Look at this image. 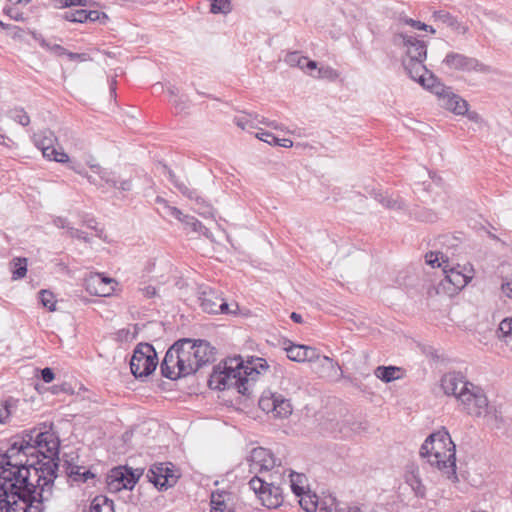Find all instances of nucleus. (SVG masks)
I'll list each match as a JSON object with an SVG mask.
<instances>
[{"label": "nucleus", "instance_id": "obj_4", "mask_svg": "<svg viewBox=\"0 0 512 512\" xmlns=\"http://www.w3.org/2000/svg\"><path fill=\"white\" fill-rule=\"evenodd\" d=\"M464 392L460 393L459 407L465 414L480 418L487 416L489 412V401L484 390L473 383L464 384Z\"/></svg>", "mask_w": 512, "mask_h": 512}, {"label": "nucleus", "instance_id": "obj_64", "mask_svg": "<svg viewBox=\"0 0 512 512\" xmlns=\"http://www.w3.org/2000/svg\"><path fill=\"white\" fill-rule=\"evenodd\" d=\"M303 62H305V66L306 68L305 69H308V70H317V62L314 61V60H310L308 59L307 57H305L304 59H302Z\"/></svg>", "mask_w": 512, "mask_h": 512}, {"label": "nucleus", "instance_id": "obj_35", "mask_svg": "<svg viewBox=\"0 0 512 512\" xmlns=\"http://www.w3.org/2000/svg\"><path fill=\"white\" fill-rule=\"evenodd\" d=\"M316 512H339L336 498L332 495L319 498Z\"/></svg>", "mask_w": 512, "mask_h": 512}, {"label": "nucleus", "instance_id": "obj_48", "mask_svg": "<svg viewBox=\"0 0 512 512\" xmlns=\"http://www.w3.org/2000/svg\"><path fill=\"white\" fill-rule=\"evenodd\" d=\"M219 306L218 314L236 315L239 310V305L236 302L227 303L224 298Z\"/></svg>", "mask_w": 512, "mask_h": 512}, {"label": "nucleus", "instance_id": "obj_43", "mask_svg": "<svg viewBox=\"0 0 512 512\" xmlns=\"http://www.w3.org/2000/svg\"><path fill=\"white\" fill-rule=\"evenodd\" d=\"M498 337L507 341L512 339V317L501 321L498 329Z\"/></svg>", "mask_w": 512, "mask_h": 512}, {"label": "nucleus", "instance_id": "obj_30", "mask_svg": "<svg viewBox=\"0 0 512 512\" xmlns=\"http://www.w3.org/2000/svg\"><path fill=\"white\" fill-rule=\"evenodd\" d=\"M31 0H7L4 13L14 20H23V13L19 11L18 6H26Z\"/></svg>", "mask_w": 512, "mask_h": 512}, {"label": "nucleus", "instance_id": "obj_10", "mask_svg": "<svg viewBox=\"0 0 512 512\" xmlns=\"http://www.w3.org/2000/svg\"><path fill=\"white\" fill-rule=\"evenodd\" d=\"M456 449L450 434L445 428H442L430 434L420 448V456L428 458L439 452L449 451Z\"/></svg>", "mask_w": 512, "mask_h": 512}, {"label": "nucleus", "instance_id": "obj_42", "mask_svg": "<svg viewBox=\"0 0 512 512\" xmlns=\"http://www.w3.org/2000/svg\"><path fill=\"white\" fill-rule=\"evenodd\" d=\"M210 11L214 14H227L231 11L230 0H212V3L210 5Z\"/></svg>", "mask_w": 512, "mask_h": 512}, {"label": "nucleus", "instance_id": "obj_2", "mask_svg": "<svg viewBox=\"0 0 512 512\" xmlns=\"http://www.w3.org/2000/svg\"><path fill=\"white\" fill-rule=\"evenodd\" d=\"M268 369L265 359L251 357L246 365L241 358H230L214 369L209 377L208 384L212 389H235L239 394L249 397L252 394L255 377Z\"/></svg>", "mask_w": 512, "mask_h": 512}, {"label": "nucleus", "instance_id": "obj_51", "mask_svg": "<svg viewBox=\"0 0 512 512\" xmlns=\"http://www.w3.org/2000/svg\"><path fill=\"white\" fill-rule=\"evenodd\" d=\"M501 291L509 299L512 300V274L501 276Z\"/></svg>", "mask_w": 512, "mask_h": 512}, {"label": "nucleus", "instance_id": "obj_31", "mask_svg": "<svg viewBox=\"0 0 512 512\" xmlns=\"http://www.w3.org/2000/svg\"><path fill=\"white\" fill-rule=\"evenodd\" d=\"M399 371L400 368L395 366H378L375 369L374 374L378 379L385 383H389L399 378V376H396V373Z\"/></svg>", "mask_w": 512, "mask_h": 512}, {"label": "nucleus", "instance_id": "obj_44", "mask_svg": "<svg viewBox=\"0 0 512 512\" xmlns=\"http://www.w3.org/2000/svg\"><path fill=\"white\" fill-rule=\"evenodd\" d=\"M88 10L79 9L66 12L64 18L70 22L84 23L87 22Z\"/></svg>", "mask_w": 512, "mask_h": 512}, {"label": "nucleus", "instance_id": "obj_14", "mask_svg": "<svg viewBox=\"0 0 512 512\" xmlns=\"http://www.w3.org/2000/svg\"><path fill=\"white\" fill-rule=\"evenodd\" d=\"M162 168L165 172H167L170 181L174 183L178 190L190 200L195 201L193 208L199 215H202L204 217L213 216L212 207L202 197L198 195L196 190L189 188L186 184L182 182H179L176 179L174 172L170 170L166 165H162Z\"/></svg>", "mask_w": 512, "mask_h": 512}, {"label": "nucleus", "instance_id": "obj_57", "mask_svg": "<svg viewBox=\"0 0 512 512\" xmlns=\"http://www.w3.org/2000/svg\"><path fill=\"white\" fill-rule=\"evenodd\" d=\"M304 58L305 56L300 55L298 52H292L286 56L285 61L291 66H296V64Z\"/></svg>", "mask_w": 512, "mask_h": 512}, {"label": "nucleus", "instance_id": "obj_56", "mask_svg": "<svg viewBox=\"0 0 512 512\" xmlns=\"http://www.w3.org/2000/svg\"><path fill=\"white\" fill-rule=\"evenodd\" d=\"M68 233L73 238H77V239L83 240L85 242H89V238H88L87 234L84 231H81L79 229H75L73 227H69L68 228Z\"/></svg>", "mask_w": 512, "mask_h": 512}, {"label": "nucleus", "instance_id": "obj_24", "mask_svg": "<svg viewBox=\"0 0 512 512\" xmlns=\"http://www.w3.org/2000/svg\"><path fill=\"white\" fill-rule=\"evenodd\" d=\"M66 465V474L68 477L72 478L74 481H79L82 483L87 482L89 479L94 478V474L89 470H84V467L71 463L68 460H65Z\"/></svg>", "mask_w": 512, "mask_h": 512}, {"label": "nucleus", "instance_id": "obj_45", "mask_svg": "<svg viewBox=\"0 0 512 512\" xmlns=\"http://www.w3.org/2000/svg\"><path fill=\"white\" fill-rule=\"evenodd\" d=\"M425 259L432 267H443L448 262V259H443V254L440 252H429L426 254Z\"/></svg>", "mask_w": 512, "mask_h": 512}, {"label": "nucleus", "instance_id": "obj_5", "mask_svg": "<svg viewBox=\"0 0 512 512\" xmlns=\"http://www.w3.org/2000/svg\"><path fill=\"white\" fill-rule=\"evenodd\" d=\"M249 486L265 507L275 509L283 503L282 490L275 485L272 475L254 476L249 481Z\"/></svg>", "mask_w": 512, "mask_h": 512}, {"label": "nucleus", "instance_id": "obj_58", "mask_svg": "<svg viewBox=\"0 0 512 512\" xmlns=\"http://www.w3.org/2000/svg\"><path fill=\"white\" fill-rule=\"evenodd\" d=\"M41 45L49 48L50 50H52L54 53H56L59 56L66 55V53L68 52L65 48H63L60 45L55 44L53 46H50L49 44H47L45 42V40L41 41Z\"/></svg>", "mask_w": 512, "mask_h": 512}, {"label": "nucleus", "instance_id": "obj_33", "mask_svg": "<svg viewBox=\"0 0 512 512\" xmlns=\"http://www.w3.org/2000/svg\"><path fill=\"white\" fill-rule=\"evenodd\" d=\"M299 497V504L306 512H316L319 499L316 494L310 493V491H308L304 492Z\"/></svg>", "mask_w": 512, "mask_h": 512}, {"label": "nucleus", "instance_id": "obj_15", "mask_svg": "<svg viewBox=\"0 0 512 512\" xmlns=\"http://www.w3.org/2000/svg\"><path fill=\"white\" fill-rule=\"evenodd\" d=\"M395 44L405 50V56L402 59L426 60L427 45L424 41L412 35L399 33L395 36Z\"/></svg>", "mask_w": 512, "mask_h": 512}, {"label": "nucleus", "instance_id": "obj_38", "mask_svg": "<svg viewBox=\"0 0 512 512\" xmlns=\"http://www.w3.org/2000/svg\"><path fill=\"white\" fill-rule=\"evenodd\" d=\"M156 202L160 205V209H162V213L165 216L174 217L179 221L182 220L184 214L182 213L181 210H179L176 207L170 206L168 202L161 197H157Z\"/></svg>", "mask_w": 512, "mask_h": 512}, {"label": "nucleus", "instance_id": "obj_7", "mask_svg": "<svg viewBox=\"0 0 512 512\" xmlns=\"http://www.w3.org/2000/svg\"><path fill=\"white\" fill-rule=\"evenodd\" d=\"M424 61L425 60L402 59V65L412 80L418 82L421 86L434 94H441V92L445 91L444 84L426 68Z\"/></svg>", "mask_w": 512, "mask_h": 512}, {"label": "nucleus", "instance_id": "obj_63", "mask_svg": "<svg viewBox=\"0 0 512 512\" xmlns=\"http://www.w3.org/2000/svg\"><path fill=\"white\" fill-rule=\"evenodd\" d=\"M470 121L479 123L482 121L481 116L476 111H468L465 113Z\"/></svg>", "mask_w": 512, "mask_h": 512}, {"label": "nucleus", "instance_id": "obj_20", "mask_svg": "<svg viewBox=\"0 0 512 512\" xmlns=\"http://www.w3.org/2000/svg\"><path fill=\"white\" fill-rule=\"evenodd\" d=\"M444 90L441 94H436L442 100V105L455 114L464 115L468 110V103L445 85Z\"/></svg>", "mask_w": 512, "mask_h": 512}, {"label": "nucleus", "instance_id": "obj_49", "mask_svg": "<svg viewBox=\"0 0 512 512\" xmlns=\"http://www.w3.org/2000/svg\"><path fill=\"white\" fill-rule=\"evenodd\" d=\"M88 290L90 291V293L95 294L97 296L106 297L111 295V293L114 291V286L108 284H101L92 286L91 289Z\"/></svg>", "mask_w": 512, "mask_h": 512}, {"label": "nucleus", "instance_id": "obj_61", "mask_svg": "<svg viewBox=\"0 0 512 512\" xmlns=\"http://www.w3.org/2000/svg\"><path fill=\"white\" fill-rule=\"evenodd\" d=\"M140 291L146 298H152V297L156 296V294H157L156 288L154 286H150V285L140 289Z\"/></svg>", "mask_w": 512, "mask_h": 512}, {"label": "nucleus", "instance_id": "obj_12", "mask_svg": "<svg viewBox=\"0 0 512 512\" xmlns=\"http://www.w3.org/2000/svg\"><path fill=\"white\" fill-rule=\"evenodd\" d=\"M443 274L444 278L437 286V293L444 292L453 295L464 288L470 280V277L461 271L455 268L448 269V263L443 266Z\"/></svg>", "mask_w": 512, "mask_h": 512}, {"label": "nucleus", "instance_id": "obj_23", "mask_svg": "<svg viewBox=\"0 0 512 512\" xmlns=\"http://www.w3.org/2000/svg\"><path fill=\"white\" fill-rule=\"evenodd\" d=\"M405 481L412 488L416 496L421 498L425 496L426 489L421 481L418 467L413 464L407 466Z\"/></svg>", "mask_w": 512, "mask_h": 512}, {"label": "nucleus", "instance_id": "obj_6", "mask_svg": "<svg viewBox=\"0 0 512 512\" xmlns=\"http://www.w3.org/2000/svg\"><path fill=\"white\" fill-rule=\"evenodd\" d=\"M157 364V354L151 344L140 343L136 346L130 361L131 372L136 378L149 376L155 371Z\"/></svg>", "mask_w": 512, "mask_h": 512}, {"label": "nucleus", "instance_id": "obj_17", "mask_svg": "<svg viewBox=\"0 0 512 512\" xmlns=\"http://www.w3.org/2000/svg\"><path fill=\"white\" fill-rule=\"evenodd\" d=\"M197 294L200 307L204 312L209 314H218L222 297L217 290L209 286H200Z\"/></svg>", "mask_w": 512, "mask_h": 512}, {"label": "nucleus", "instance_id": "obj_22", "mask_svg": "<svg viewBox=\"0 0 512 512\" xmlns=\"http://www.w3.org/2000/svg\"><path fill=\"white\" fill-rule=\"evenodd\" d=\"M91 169L100 177L102 181L111 187L119 189L123 192H129L132 190L133 185L131 179L118 180L114 173L107 171L106 169H102L99 165H91Z\"/></svg>", "mask_w": 512, "mask_h": 512}, {"label": "nucleus", "instance_id": "obj_34", "mask_svg": "<svg viewBox=\"0 0 512 512\" xmlns=\"http://www.w3.org/2000/svg\"><path fill=\"white\" fill-rule=\"evenodd\" d=\"M7 121H14L21 126H27L30 123V117L23 108H13L6 113Z\"/></svg>", "mask_w": 512, "mask_h": 512}, {"label": "nucleus", "instance_id": "obj_50", "mask_svg": "<svg viewBox=\"0 0 512 512\" xmlns=\"http://www.w3.org/2000/svg\"><path fill=\"white\" fill-rule=\"evenodd\" d=\"M40 300L44 307L48 308L50 311L55 310V300L53 293L42 290L40 292Z\"/></svg>", "mask_w": 512, "mask_h": 512}, {"label": "nucleus", "instance_id": "obj_62", "mask_svg": "<svg viewBox=\"0 0 512 512\" xmlns=\"http://www.w3.org/2000/svg\"><path fill=\"white\" fill-rule=\"evenodd\" d=\"M66 56L71 61H85V60H87V55L84 54V53L79 54V53L67 52Z\"/></svg>", "mask_w": 512, "mask_h": 512}, {"label": "nucleus", "instance_id": "obj_40", "mask_svg": "<svg viewBox=\"0 0 512 512\" xmlns=\"http://www.w3.org/2000/svg\"><path fill=\"white\" fill-rule=\"evenodd\" d=\"M305 476L303 474L290 473V487L296 496H301L304 490Z\"/></svg>", "mask_w": 512, "mask_h": 512}, {"label": "nucleus", "instance_id": "obj_19", "mask_svg": "<svg viewBox=\"0 0 512 512\" xmlns=\"http://www.w3.org/2000/svg\"><path fill=\"white\" fill-rule=\"evenodd\" d=\"M164 472H171V469L164 467L162 463L154 464L147 472L149 482L153 483L156 487L168 488L172 487L177 478L175 475H164Z\"/></svg>", "mask_w": 512, "mask_h": 512}, {"label": "nucleus", "instance_id": "obj_11", "mask_svg": "<svg viewBox=\"0 0 512 512\" xmlns=\"http://www.w3.org/2000/svg\"><path fill=\"white\" fill-rule=\"evenodd\" d=\"M247 462L249 471L254 473L255 476L261 475L268 477V475H271L269 472L275 466V459L272 453L263 447L254 448L250 452Z\"/></svg>", "mask_w": 512, "mask_h": 512}, {"label": "nucleus", "instance_id": "obj_36", "mask_svg": "<svg viewBox=\"0 0 512 512\" xmlns=\"http://www.w3.org/2000/svg\"><path fill=\"white\" fill-rule=\"evenodd\" d=\"M277 393L272 392H264L259 399V407L262 411L266 413H273L275 408V401H277L276 397Z\"/></svg>", "mask_w": 512, "mask_h": 512}, {"label": "nucleus", "instance_id": "obj_1", "mask_svg": "<svg viewBox=\"0 0 512 512\" xmlns=\"http://www.w3.org/2000/svg\"><path fill=\"white\" fill-rule=\"evenodd\" d=\"M214 350L205 340H179L167 350L160 365L161 373L170 380L189 376L215 360Z\"/></svg>", "mask_w": 512, "mask_h": 512}, {"label": "nucleus", "instance_id": "obj_32", "mask_svg": "<svg viewBox=\"0 0 512 512\" xmlns=\"http://www.w3.org/2000/svg\"><path fill=\"white\" fill-rule=\"evenodd\" d=\"M10 269L13 280L22 279L27 273V259L22 257L14 258L10 263Z\"/></svg>", "mask_w": 512, "mask_h": 512}, {"label": "nucleus", "instance_id": "obj_9", "mask_svg": "<svg viewBox=\"0 0 512 512\" xmlns=\"http://www.w3.org/2000/svg\"><path fill=\"white\" fill-rule=\"evenodd\" d=\"M33 142L35 146L41 150L42 155L48 159L58 163H66L69 161V156L63 149H57L55 143L57 138L54 132L50 129H44L34 133Z\"/></svg>", "mask_w": 512, "mask_h": 512}, {"label": "nucleus", "instance_id": "obj_27", "mask_svg": "<svg viewBox=\"0 0 512 512\" xmlns=\"http://www.w3.org/2000/svg\"><path fill=\"white\" fill-rule=\"evenodd\" d=\"M256 137L259 140L264 141V142H266L270 145H274V146H280V147H285V148H290L293 146L292 140L287 139V138H283V139L277 138L274 134H272L271 132H268V131L261 130L260 132H258L256 134Z\"/></svg>", "mask_w": 512, "mask_h": 512}, {"label": "nucleus", "instance_id": "obj_26", "mask_svg": "<svg viewBox=\"0 0 512 512\" xmlns=\"http://www.w3.org/2000/svg\"><path fill=\"white\" fill-rule=\"evenodd\" d=\"M434 17L436 20L446 24L448 27H451L454 31L459 34H465L468 31V27L461 24L457 21L455 17L445 11H438L434 13Z\"/></svg>", "mask_w": 512, "mask_h": 512}, {"label": "nucleus", "instance_id": "obj_16", "mask_svg": "<svg viewBox=\"0 0 512 512\" xmlns=\"http://www.w3.org/2000/svg\"><path fill=\"white\" fill-rule=\"evenodd\" d=\"M427 462L437 468L449 480L458 481L456 473V449L439 452L431 457L426 458Z\"/></svg>", "mask_w": 512, "mask_h": 512}, {"label": "nucleus", "instance_id": "obj_13", "mask_svg": "<svg viewBox=\"0 0 512 512\" xmlns=\"http://www.w3.org/2000/svg\"><path fill=\"white\" fill-rule=\"evenodd\" d=\"M442 64L449 70L455 71H486V66L480 63L476 58L468 57L458 52H448L442 61Z\"/></svg>", "mask_w": 512, "mask_h": 512}, {"label": "nucleus", "instance_id": "obj_46", "mask_svg": "<svg viewBox=\"0 0 512 512\" xmlns=\"http://www.w3.org/2000/svg\"><path fill=\"white\" fill-rule=\"evenodd\" d=\"M317 77L333 81L339 77V72L330 66H322L317 69Z\"/></svg>", "mask_w": 512, "mask_h": 512}, {"label": "nucleus", "instance_id": "obj_25", "mask_svg": "<svg viewBox=\"0 0 512 512\" xmlns=\"http://www.w3.org/2000/svg\"><path fill=\"white\" fill-rule=\"evenodd\" d=\"M228 498L229 494L226 492L212 493L210 512H235L234 509L227 504L226 500Z\"/></svg>", "mask_w": 512, "mask_h": 512}, {"label": "nucleus", "instance_id": "obj_53", "mask_svg": "<svg viewBox=\"0 0 512 512\" xmlns=\"http://www.w3.org/2000/svg\"><path fill=\"white\" fill-rule=\"evenodd\" d=\"M108 19V16L104 12L96 11V10H89L87 21L89 22H96L99 21L101 23H105V21Z\"/></svg>", "mask_w": 512, "mask_h": 512}, {"label": "nucleus", "instance_id": "obj_60", "mask_svg": "<svg viewBox=\"0 0 512 512\" xmlns=\"http://www.w3.org/2000/svg\"><path fill=\"white\" fill-rule=\"evenodd\" d=\"M1 27L3 30H6L9 34H11L13 37L21 36L20 33L22 30L16 26H10L8 24H4L2 22Z\"/></svg>", "mask_w": 512, "mask_h": 512}, {"label": "nucleus", "instance_id": "obj_37", "mask_svg": "<svg viewBox=\"0 0 512 512\" xmlns=\"http://www.w3.org/2000/svg\"><path fill=\"white\" fill-rule=\"evenodd\" d=\"M375 199L389 209L401 210L405 208V203L402 199H393L382 193H377Z\"/></svg>", "mask_w": 512, "mask_h": 512}, {"label": "nucleus", "instance_id": "obj_3", "mask_svg": "<svg viewBox=\"0 0 512 512\" xmlns=\"http://www.w3.org/2000/svg\"><path fill=\"white\" fill-rule=\"evenodd\" d=\"M287 357L291 361L295 362H313L319 364L321 371V377H331L333 372L335 375H342V369L338 363L334 362L332 358L328 356H322L318 351L310 346L292 344L285 348Z\"/></svg>", "mask_w": 512, "mask_h": 512}, {"label": "nucleus", "instance_id": "obj_59", "mask_svg": "<svg viewBox=\"0 0 512 512\" xmlns=\"http://www.w3.org/2000/svg\"><path fill=\"white\" fill-rule=\"evenodd\" d=\"M41 378L45 383H50L54 380L55 375L51 368L46 367L41 370Z\"/></svg>", "mask_w": 512, "mask_h": 512}, {"label": "nucleus", "instance_id": "obj_18", "mask_svg": "<svg viewBox=\"0 0 512 512\" xmlns=\"http://www.w3.org/2000/svg\"><path fill=\"white\" fill-rule=\"evenodd\" d=\"M465 376L459 372H449L441 379V387L446 395H453L457 400L460 393L464 392V384H471Z\"/></svg>", "mask_w": 512, "mask_h": 512}, {"label": "nucleus", "instance_id": "obj_39", "mask_svg": "<svg viewBox=\"0 0 512 512\" xmlns=\"http://www.w3.org/2000/svg\"><path fill=\"white\" fill-rule=\"evenodd\" d=\"M181 222L190 226L193 231L202 233L207 238L210 237L209 229L206 228L200 221H198L195 217L190 215H184Z\"/></svg>", "mask_w": 512, "mask_h": 512}, {"label": "nucleus", "instance_id": "obj_47", "mask_svg": "<svg viewBox=\"0 0 512 512\" xmlns=\"http://www.w3.org/2000/svg\"><path fill=\"white\" fill-rule=\"evenodd\" d=\"M115 283H116V281L114 279L105 277L102 274L97 273V274L91 276L90 279L88 280V289H91L92 286H96V285H101V284L113 285Z\"/></svg>", "mask_w": 512, "mask_h": 512}, {"label": "nucleus", "instance_id": "obj_21", "mask_svg": "<svg viewBox=\"0 0 512 512\" xmlns=\"http://www.w3.org/2000/svg\"><path fill=\"white\" fill-rule=\"evenodd\" d=\"M24 406H27L25 400L15 399L13 397L7 398L2 404V411L5 412V416L2 415V425L9 423L12 419L23 421L25 414Z\"/></svg>", "mask_w": 512, "mask_h": 512}, {"label": "nucleus", "instance_id": "obj_8", "mask_svg": "<svg viewBox=\"0 0 512 512\" xmlns=\"http://www.w3.org/2000/svg\"><path fill=\"white\" fill-rule=\"evenodd\" d=\"M142 469L119 466L111 469L107 476V486L110 492L116 493L122 489L131 490L142 476Z\"/></svg>", "mask_w": 512, "mask_h": 512}, {"label": "nucleus", "instance_id": "obj_52", "mask_svg": "<svg viewBox=\"0 0 512 512\" xmlns=\"http://www.w3.org/2000/svg\"><path fill=\"white\" fill-rule=\"evenodd\" d=\"M55 8H66L71 6H85L86 0H53Z\"/></svg>", "mask_w": 512, "mask_h": 512}, {"label": "nucleus", "instance_id": "obj_55", "mask_svg": "<svg viewBox=\"0 0 512 512\" xmlns=\"http://www.w3.org/2000/svg\"><path fill=\"white\" fill-rule=\"evenodd\" d=\"M175 109L177 112H182L188 107V98L187 96L181 95L176 99H171Z\"/></svg>", "mask_w": 512, "mask_h": 512}, {"label": "nucleus", "instance_id": "obj_29", "mask_svg": "<svg viewBox=\"0 0 512 512\" xmlns=\"http://www.w3.org/2000/svg\"><path fill=\"white\" fill-rule=\"evenodd\" d=\"M89 512H114V503L106 496H96L90 505Z\"/></svg>", "mask_w": 512, "mask_h": 512}, {"label": "nucleus", "instance_id": "obj_54", "mask_svg": "<svg viewBox=\"0 0 512 512\" xmlns=\"http://www.w3.org/2000/svg\"><path fill=\"white\" fill-rule=\"evenodd\" d=\"M404 22L407 25H410L411 27L418 29V30H429L431 33H435V30L431 27L426 25L425 23H422L421 21L413 20L411 18H406Z\"/></svg>", "mask_w": 512, "mask_h": 512}, {"label": "nucleus", "instance_id": "obj_28", "mask_svg": "<svg viewBox=\"0 0 512 512\" xmlns=\"http://www.w3.org/2000/svg\"><path fill=\"white\" fill-rule=\"evenodd\" d=\"M277 401H275V410L273 412L274 417L286 418L292 413V405L289 399L283 395H276Z\"/></svg>", "mask_w": 512, "mask_h": 512}, {"label": "nucleus", "instance_id": "obj_41", "mask_svg": "<svg viewBox=\"0 0 512 512\" xmlns=\"http://www.w3.org/2000/svg\"><path fill=\"white\" fill-rule=\"evenodd\" d=\"M258 118H259L258 114L249 113V114H245L240 117H236L234 122L239 128H241L242 130H245V129H249V128H254L252 119H255L258 121Z\"/></svg>", "mask_w": 512, "mask_h": 512}]
</instances>
